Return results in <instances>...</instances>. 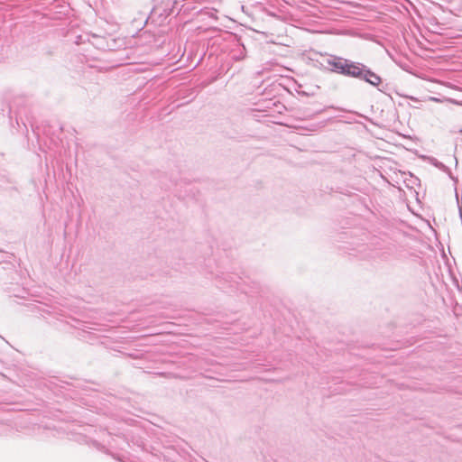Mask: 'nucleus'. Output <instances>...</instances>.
<instances>
[{"instance_id": "obj_4", "label": "nucleus", "mask_w": 462, "mask_h": 462, "mask_svg": "<svg viewBox=\"0 0 462 462\" xmlns=\"http://www.w3.org/2000/svg\"><path fill=\"white\" fill-rule=\"evenodd\" d=\"M446 101L448 102V103H451L453 105L462 106V102H458V101H457L455 99H452V98H447Z\"/></svg>"}, {"instance_id": "obj_2", "label": "nucleus", "mask_w": 462, "mask_h": 462, "mask_svg": "<svg viewBox=\"0 0 462 462\" xmlns=\"http://www.w3.org/2000/svg\"><path fill=\"white\" fill-rule=\"evenodd\" d=\"M364 71L365 70L362 69V67L359 64L347 61L346 71H345L344 75L351 76L354 78H362Z\"/></svg>"}, {"instance_id": "obj_5", "label": "nucleus", "mask_w": 462, "mask_h": 462, "mask_svg": "<svg viewBox=\"0 0 462 462\" xmlns=\"http://www.w3.org/2000/svg\"><path fill=\"white\" fill-rule=\"evenodd\" d=\"M429 99H430V101L437 102V103H441V102H442V100H441V99H439V98H438V97H430Z\"/></svg>"}, {"instance_id": "obj_3", "label": "nucleus", "mask_w": 462, "mask_h": 462, "mask_svg": "<svg viewBox=\"0 0 462 462\" xmlns=\"http://www.w3.org/2000/svg\"><path fill=\"white\" fill-rule=\"evenodd\" d=\"M361 79H364L373 86H378L382 81L381 78L371 70H365Z\"/></svg>"}, {"instance_id": "obj_1", "label": "nucleus", "mask_w": 462, "mask_h": 462, "mask_svg": "<svg viewBox=\"0 0 462 462\" xmlns=\"http://www.w3.org/2000/svg\"><path fill=\"white\" fill-rule=\"evenodd\" d=\"M347 60L336 57L328 61V64L332 68V70L340 74H345Z\"/></svg>"}]
</instances>
